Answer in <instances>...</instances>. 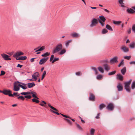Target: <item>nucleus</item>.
Listing matches in <instances>:
<instances>
[{
  "label": "nucleus",
  "instance_id": "obj_17",
  "mask_svg": "<svg viewBox=\"0 0 135 135\" xmlns=\"http://www.w3.org/2000/svg\"><path fill=\"white\" fill-rule=\"evenodd\" d=\"M117 78L120 80H123V76L120 74L117 75Z\"/></svg>",
  "mask_w": 135,
  "mask_h": 135
},
{
  "label": "nucleus",
  "instance_id": "obj_58",
  "mask_svg": "<svg viewBox=\"0 0 135 135\" xmlns=\"http://www.w3.org/2000/svg\"><path fill=\"white\" fill-rule=\"evenodd\" d=\"M45 47L44 46H42L40 48V51H42L43 50L45 49Z\"/></svg>",
  "mask_w": 135,
  "mask_h": 135
},
{
  "label": "nucleus",
  "instance_id": "obj_9",
  "mask_svg": "<svg viewBox=\"0 0 135 135\" xmlns=\"http://www.w3.org/2000/svg\"><path fill=\"white\" fill-rule=\"evenodd\" d=\"M1 55L3 58L5 60H11V58L9 57V56L4 54H1Z\"/></svg>",
  "mask_w": 135,
  "mask_h": 135
},
{
  "label": "nucleus",
  "instance_id": "obj_24",
  "mask_svg": "<svg viewBox=\"0 0 135 135\" xmlns=\"http://www.w3.org/2000/svg\"><path fill=\"white\" fill-rule=\"evenodd\" d=\"M27 57L26 56H21L19 57L18 59L16 58V59L18 60H25L27 59Z\"/></svg>",
  "mask_w": 135,
  "mask_h": 135
},
{
  "label": "nucleus",
  "instance_id": "obj_41",
  "mask_svg": "<svg viewBox=\"0 0 135 135\" xmlns=\"http://www.w3.org/2000/svg\"><path fill=\"white\" fill-rule=\"evenodd\" d=\"M121 21H113V23L115 25H118L121 23Z\"/></svg>",
  "mask_w": 135,
  "mask_h": 135
},
{
  "label": "nucleus",
  "instance_id": "obj_30",
  "mask_svg": "<svg viewBox=\"0 0 135 135\" xmlns=\"http://www.w3.org/2000/svg\"><path fill=\"white\" fill-rule=\"evenodd\" d=\"M71 36L74 37H79L78 34L76 32L71 34Z\"/></svg>",
  "mask_w": 135,
  "mask_h": 135
},
{
  "label": "nucleus",
  "instance_id": "obj_29",
  "mask_svg": "<svg viewBox=\"0 0 135 135\" xmlns=\"http://www.w3.org/2000/svg\"><path fill=\"white\" fill-rule=\"evenodd\" d=\"M95 130L93 128H91L90 130V135H94Z\"/></svg>",
  "mask_w": 135,
  "mask_h": 135
},
{
  "label": "nucleus",
  "instance_id": "obj_52",
  "mask_svg": "<svg viewBox=\"0 0 135 135\" xmlns=\"http://www.w3.org/2000/svg\"><path fill=\"white\" fill-rule=\"evenodd\" d=\"M5 73H6L4 71H3V70H2L1 71V73L0 74V76L3 75L5 74Z\"/></svg>",
  "mask_w": 135,
  "mask_h": 135
},
{
  "label": "nucleus",
  "instance_id": "obj_14",
  "mask_svg": "<svg viewBox=\"0 0 135 135\" xmlns=\"http://www.w3.org/2000/svg\"><path fill=\"white\" fill-rule=\"evenodd\" d=\"M127 12L129 13L132 14L135 13V11L131 8H128L126 10Z\"/></svg>",
  "mask_w": 135,
  "mask_h": 135
},
{
  "label": "nucleus",
  "instance_id": "obj_48",
  "mask_svg": "<svg viewBox=\"0 0 135 135\" xmlns=\"http://www.w3.org/2000/svg\"><path fill=\"white\" fill-rule=\"evenodd\" d=\"M132 30L135 33V24H133L132 26Z\"/></svg>",
  "mask_w": 135,
  "mask_h": 135
},
{
  "label": "nucleus",
  "instance_id": "obj_63",
  "mask_svg": "<svg viewBox=\"0 0 135 135\" xmlns=\"http://www.w3.org/2000/svg\"><path fill=\"white\" fill-rule=\"evenodd\" d=\"M64 117H65L66 118H71V117L65 115H64Z\"/></svg>",
  "mask_w": 135,
  "mask_h": 135
},
{
  "label": "nucleus",
  "instance_id": "obj_50",
  "mask_svg": "<svg viewBox=\"0 0 135 135\" xmlns=\"http://www.w3.org/2000/svg\"><path fill=\"white\" fill-rule=\"evenodd\" d=\"M59 60V58H56L54 59L52 61V63H53L57 61H58Z\"/></svg>",
  "mask_w": 135,
  "mask_h": 135
},
{
  "label": "nucleus",
  "instance_id": "obj_21",
  "mask_svg": "<svg viewBox=\"0 0 135 135\" xmlns=\"http://www.w3.org/2000/svg\"><path fill=\"white\" fill-rule=\"evenodd\" d=\"M126 71V68L124 67L121 70V72L123 75H124Z\"/></svg>",
  "mask_w": 135,
  "mask_h": 135
},
{
  "label": "nucleus",
  "instance_id": "obj_35",
  "mask_svg": "<svg viewBox=\"0 0 135 135\" xmlns=\"http://www.w3.org/2000/svg\"><path fill=\"white\" fill-rule=\"evenodd\" d=\"M131 88L132 89L135 88V81H133L131 85Z\"/></svg>",
  "mask_w": 135,
  "mask_h": 135
},
{
  "label": "nucleus",
  "instance_id": "obj_5",
  "mask_svg": "<svg viewBox=\"0 0 135 135\" xmlns=\"http://www.w3.org/2000/svg\"><path fill=\"white\" fill-rule=\"evenodd\" d=\"M24 53L21 51H17L13 55V56L16 59L18 58V57L20 56L23 55Z\"/></svg>",
  "mask_w": 135,
  "mask_h": 135
},
{
  "label": "nucleus",
  "instance_id": "obj_18",
  "mask_svg": "<svg viewBox=\"0 0 135 135\" xmlns=\"http://www.w3.org/2000/svg\"><path fill=\"white\" fill-rule=\"evenodd\" d=\"M20 94H18L17 92H14L13 94L11 93V94L9 95V97H17L19 96Z\"/></svg>",
  "mask_w": 135,
  "mask_h": 135
},
{
  "label": "nucleus",
  "instance_id": "obj_62",
  "mask_svg": "<svg viewBox=\"0 0 135 135\" xmlns=\"http://www.w3.org/2000/svg\"><path fill=\"white\" fill-rule=\"evenodd\" d=\"M22 65H21L20 64H18L17 66V67H19L20 68H21L22 67Z\"/></svg>",
  "mask_w": 135,
  "mask_h": 135
},
{
  "label": "nucleus",
  "instance_id": "obj_28",
  "mask_svg": "<svg viewBox=\"0 0 135 135\" xmlns=\"http://www.w3.org/2000/svg\"><path fill=\"white\" fill-rule=\"evenodd\" d=\"M105 105L103 103H102L99 105V108L100 110H102L104 107H105Z\"/></svg>",
  "mask_w": 135,
  "mask_h": 135
},
{
  "label": "nucleus",
  "instance_id": "obj_46",
  "mask_svg": "<svg viewBox=\"0 0 135 135\" xmlns=\"http://www.w3.org/2000/svg\"><path fill=\"white\" fill-rule=\"evenodd\" d=\"M98 22L101 24V26L102 27H103L105 25V23H104V22H103L102 21H101V20H98Z\"/></svg>",
  "mask_w": 135,
  "mask_h": 135
},
{
  "label": "nucleus",
  "instance_id": "obj_33",
  "mask_svg": "<svg viewBox=\"0 0 135 135\" xmlns=\"http://www.w3.org/2000/svg\"><path fill=\"white\" fill-rule=\"evenodd\" d=\"M66 50L65 49H62L61 51L59 52V54L60 55H62L66 52Z\"/></svg>",
  "mask_w": 135,
  "mask_h": 135
},
{
  "label": "nucleus",
  "instance_id": "obj_38",
  "mask_svg": "<svg viewBox=\"0 0 135 135\" xmlns=\"http://www.w3.org/2000/svg\"><path fill=\"white\" fill-rule=\"evenodd\" d=\"M17 99H21L23 100H24L25 99V97L22 95L18 96Z\"/></svg>",
  "mask_w": 135,
  "mask_h": 135
},
{
  "label": "nucleus",
  "instance_id": "obj_8",
  "mask_svg": "<svg viewBox=\"0 0 135 135\" xmlns=\"http://www.w3.org/2000/svg\"><path fill=\"white\" fill-rule=\"evenodd\" d=\"M121 50L124 52H127L129 51L128 48L125 45L122 46L120 47Z\"/></svg>",
  "mask_w": 135,
  "mask_h": 135
},
{
  "label": "nucleus",
  "instance_id": "obj_64",
  "mask_svg": "<svg viewBox=\"0 0 135 135\" xmlns=\"http://www.w3.org/2000/svg\"><path fill=\"white\" fill-rule=\"evenodd\" d=\"M128 34H130L131 32V30L130 28L127 31Z\"/></svg>",
  "mask_w": 135,
  "mask_h": 135
},
{
  "label": "nucleus",
  "instance_id": "obj_47",
  "mask_svg": "<svg viewBox=\"0 0 135 135\" xmlns=\"http://www.w3.org/2000/svg\"><path fill=\"white\" fill-rule=\"evenodd\" d=\"M131 56H124V58L125 59H126L128 60H129L131 58Z\"/></svg>",
  "mask_w": 135,
  "mask_h": 135
},
{
  "label": "nucleus",
  "instance_id": "obj_2",
  "mask_svg": "<svg viewBox=\"0 0 135 135\" xmlns=\"http://www.w3.org/2000/svg\"><path fill=\"white\" fill-rule=\"evenodd\" d=\"M131 81L132 80L130 79L129 81L124 83V88L126 91L128 92H130L131 89L129 87V86Z\"/></svg>",
  "mask_w": 135,
  "mask_h": 135
},
{
  "label": "nucleus",
  "instance_id": "obj_34",
  "mask_svg": "<svg viewBox=\"0 0 135 135\" xmlns=\"http://www.w3.org/2000/svg\"><path fill=\"white\" fill-rule=\"evenodd\" d=\"M21 94L24 95H26L31 94V93L29 91H27L26 92H22L21 93Z\"/></svg>",
  "mask_w": 135,
  "mask_h": 135
},
{
  "label": "nucleus",
  "instance_id": "obj_25",
  "mask_svg": "<svg viewBox=\"0 0 135 135\" xmlns=\"http://www.w3.org/2000/svg\"><path fill=\"white\" fill-rule=\"evenodd\" d=\"M98 70L102 73H103L104 70L103 68L101 66H99L98 67Z\"/></svg>",
  "mask_w": 135,
  "mask_h": 135
},
{
  "label": "nucleus",
  "instance_id": "obj_60",
  "mask_svg": "<svg viewBox=\"0 0 135 135\" xmlns=\"http://www.w3.org/2000/svg\"><path fill=\"white\" fill-rule=\"evenodd\" d=\"M46 74V71H44L43 73V74L42 75V76H43V77H45V75Z\"/></svg>",
  "mask_w": 135,
  "mask_h": 135
},
{
  "label": "nucleus",
  "instance_id": "obj_55",
  "mask_svg": "<svg viewBox=\"0 0 135 135\" xmlns=\"http://www.w3.org/2000/svg\"><path fill=\"white\" fill-rule=\"evenodd\" d=\"M81 73L80 72H76L75 73V74L76 75L78 76H80L81 75Z\"/></svg>",
  "mask_w": 135,
  "mask_h": 135
},
{
  "label": "nucleus",
  "instance_id": "obj_13",
  "mask_svg": "<svg viewBox=\"0 0 135 135\" xmlns=\"http://www.w3.org/2000/svg\"><path fill=\"white\" fill-rule=\"evenodd\" d=\"M89 94L90 95V96L89 97V99L90 100L92 101H94L95 100V96L94 95L91 93H89Z\"/></svg>",
  "mask_w": 135,
  "mask_h": 135
},
{
  "label": "nucleus",
  "instance_id": "obj_53",
  "mask_svg": "<svg viewBox=\"0 0 135 135\" xmlns=\"http://www.w3.org/2000/svg\"><path fill=\"white\" fill-rule=\"evenodd\" d=\"M25 98H26L28 99H30L31 98V95H25L24 97Z\"/></svg>",
  "mask_w": 135,
  "mask_h": 135
},
{
  "label": "nucleus",
  "instance_id": "obj_4",
  "mask_svg": "<svg viewBox=\"0 0 135 135\" xmlns=\"http://www.w3.org/2000/svg\"><path fill=\"white\" fill-rule=\"evenodd\" d=\"M118 56H115L110 59V62L112 64L118 62Z\"/></svg>",
  "mask_w": 135,
  "mask_h": 135
},
{
  "label": "nucleus",
  "instance_id": "obj_61",
  "mask_svg": "<svg viewBox=\"0 0 135 135\" xmlns=\"http://www.w3.org/2000/svg\"><path fill=\"white\" fill-rule=\"evenodd\" d=\"M100 115V113H98L97 115V116L95 117V118L96 119H99V116Z\"/></svg>",
  "mask_w": 135,
  "mask_h": 135
},
{
  "label": "nucleus",
  "instance_id": "obj_45",
  "mask_svg": "<svg viewBox=\"0 0 135 135\" xmlns=\"http://www.w3.org/2000/svg\"><path fill=\"white\" fill-rule=\"evenodd\" d=\"M102 75H98L97 77V79L98 80H100L102 79Z\"/></svg>",
  "mask_w": 135,
  "mask_h": 135
},
{
  "label": "nucleus",
  "instance_id": "obj_7",
  "mask_svg": "<svg viewBox=\"0 0 135 135\" xmlns=\"http://www.w3.org/2000/svg\"><path fill=\"white\" fill-rule=\"evenodd\" d=\"M48 58V57H46L41 59L40 60L39 64L40 65L44 64L47 61Z\"/></svg>",
  "mask_w": 135,
  "mask_h": 135
},
{
  "label": "nucleus",
  "instance_id": "obj_20",
  "mask_svg": "<svg viewBox=\"0 0 135 135\" xmlns=\"http://www.w3.org/2000/svg\"><path fill=\"white\" fill-rule=\"evenodd\" d=\"M19 87H20L18 86V85L17 86L15 84L14 85V88L13 90L15 91H18L20 90Z\"/></svg>",
  "mask_w": 135,
  "mask_h": 135
},
{
  "label": "nucleus",
  "instance_id": "obj_54",
  "mask_svg": "<svg viewBox=\"0 0 135 135\" xmlns=\"http://www.w3.org/2000/svg\"><path fill=\"white\" fill-rule=\"evenodd\" d=\"M54 58V55H52L51 56L50 61H52Z\"/></svg>",
  "mask_w": 135,
  "mask_h": 135
},
{
  "label": "nucleus",
  "instance_id": "obj_43",
  "mask_svg": "<svg viewBox=\"0 0 135 135\" xmlns=\"http://www.w3.org/2000/svg\"><path fill=\"white\" fill-rule=\"evenodd\" d=\"M108 31L105 28L103 29L102 31V33L103 34L106 33Z\"/></svg>",
  "mask_w": 135,
  "mask_h": 135
},
{
  "label": "nucleus",
  "instance_id": "obj_37",
  "mask_svg": "<svg viewBox=\"0 0 135 135\" xmlns=\"http://www.w3.org/2000/svg\"><path fill=\"white\" fill-rule=\"evenodd\" d=\"M38 99L36 98H33L32 99V101L34 102H35L36 103H38L39 102V101L38 100Z\"/></svg>",
  "mask_w": 135,
  "mask_h": 135
},
{
  "label": "nucleus",
  "instance_id": "obj_44",
  "mask_svg": "<svg viewBox=\"0 0 135 135\" xmlns=\"http://www.w3.org/2000/svg\"><path fill=\"white\" fill-rule=\"evenodd\" d=\"M42 103H44V104H42V103L40 104V105H41V106H42L46 107V106L45 105V104H46V103L44 101H42Z\"/></svg>",
  "mask_w": 135,
  "mask_h": 135
},
{
  "label": "nucleus",
  "instance_id": "obj_16",
  "mask_svg": "<svg viewBox=\"0 0 135 135\" xmlns=\"http://www.w3.org/2000/svg\"><path fill=\"white\" fill-rule=\"evenodd\" d=\"M103 67L105 70L107 71H108L110 69L109 66L107 64H104L103 65Z\"/></svg>",
  "mask_w": 135,
  "mask_h": 135
},
{
  "label": "nucleus",
  "instance_id": "obj_56",
  "mask_svg": "<svg viewBox=\"0 0 135 135\" xmlns=\"http://www.w3.org/2000/svg\"><path fill=\"white\" fill-rule=\"evenodd\" d=\"M51 111L52 112L54 113H55V114H57V115H59L60 114L58 113L57 112H55V111H54L53 110H51Z\"/></svg>",
  "mask_w": 135,
  "mask_h": 135
},
{
  "label": "nucleus",
  "instance_id": "obj_15",
  "mask_svg": "<svg viewBox=\"0 0 135 135\" xmlns=\"http://www.w3.org/2000/svg\"><path fill=\"white\" fill-rule=\"evenodd\" d=\"M30 93H31V94H32V96L33 97L37 99H39V98L36 96L37 94L35 92L31 91L30 92Z\"/></svg>",
  "mask_w": 135,
  "mask_h": 135
},
{
  "label": "nucleus",
  "instance_id": "obj_6",
  "mask_svg": "<svg viewBox=\"0 0 135 135\" xmlns=\"http://www.w3.org/2000/svg\"><path fill=\"white\" fill-rule=\"evenodd\" d=\"M114 108V106L113 104L111 103H109L107 107V109L110 110H113Z\"/></svg>",
  "mask_w": 135,
  "mask_h": 135
},
{
  "label": "nucleus",
  "instance_id": "obj_36",
  "mask_svg": "<svg viewBox=\"0 0 135 135\" xmlns=\"http://www.w3.org/2000/svg\"><path fill=\"white\" fill-rule=\"evenodd\" d=\"M50 55V53L46 52V53L42 54L41 56L42 57H46L49 55Z\"/></svg>",
  "mask_w": 135,
  "mask_h": 135
},
{
  "label": "nucleus",
  "instance_id": "obj_1",
  "mask_svg": "<svg viewBox=\"0 0 135 135\" xmlns=\"http://www.w3.org/2000/svg\"><path fill=\"white\" fill-rule=\"evenodd\" d=\"M62 49V45L60 43L58 44L56 46L55 48L52 51V53L55 54L59 52Z\"/></svg>",
  "mask_w": 135,
  "mask_h": 135
},
{
  "label": "nucleus",
  "instance_id": "obj_39",
  "mask_svg": "<svg viewBox=\"0 0 135 135\" xmlns=\"http://www.w3.org/2000/svg\"><path fill=\"white\" fill-rule=\"evenodd\" d=\"M116 72V71H114L109 73H108V75H112L114 74Z\"/></svg>",
  "mask_w": 135,
  "mask_h": 135
},
{
  "label": "nucleus",
  "instance_id": "obj_40",
  "mask_svg": "<svg viewBox=\"0 0 135 135\" xmlns=\"http://www.w3.org/2000/svg\"><path fill=\"white\" fill-rule=\"evenodd\" d=\"M48 106L50 108L52 109L53 110H54L55 111H57V109H56L55 108H54L53 107L51 106L49 103L48 104Z\"/></svg>",
  "mask_w": 135,
  "mask_h": 135
},
{
  "label": "nucleus",
  "instance_id": "obj_19",
  "mask_svg": "<svg viewBox=\"0 0 135 135\" xmlns=\"http://www.w3.org/2000/svg\"><path fill=\"white\" fill-rule=\"evenodd\" d=\"M27 85L28 88H32L35 85V84L34 83H28Z\"/></svg>",
  "mask_w": 135,
  "mask_h": 135
},
{
  "label": "nucleus",
  "instance_id": "obj_31",
  "mask_svg": "<svg viewBox=\"0 0 135 135\" xmlns=\"http://www.w3.org/2000/svg\"><path fill=\"white\" fill-rule=\"evenodd\" d=\"M91 69H93L95 71V75H97L98 74V72L96 68L93 67L91 68Z\"/></svg>",
  "mask_w": 135,
  "mask_h": 135
},
{
  "label": "nucleus",
  "instance_id": "obj_27",
  "mask_svg": "<svg viewBox=\"0 0 135 135\" xmlns=\"http://www.w3.org/2000/svg\"><path fill=\"white\" fill-rule=\"evenodd\" d=\"M124 0H118V2L120 4V6L122 7H125V6L123 4H124L123 3V1Z\"/></svg>",
  "mask_w": 135,
  "mask_h": 135
},
{
  "label": "nucleus",
  "instance_id": "obj_32",
  "mask_svg": "<svg viewBox=\"0 0 135 135\" xmlns=\"http://www.w3.org/2000/svg\"><path fill=\"white\" fill-rule=\"evenodd\" d=\"M106 28L109 30L112 31L113 29L109 25L107 24L106 25Z\"/></svg>",
  "mask_w": 135,
  "mask_h": 135
},
{
  "label": "nucleus",
  "instance_id": "obj_57",
  "mask_svg": "<svg viewBox=\"0 0 135 135\" xmlns=\"http://www.w3.org/2000/svg\"><path fill=\"white\" fill-rule=\"evenodd\" d=\"M33 74L35 75L38 76V77L39 75V74L38 72H36L35 73Z\"/></svg>",
  "mask_w": 135,
  "mask_h": 135
},
{
  "label": "nucleus",
  "instance_id": "obj_42",
  "mask_svg": "<svg viewBox=\"0 0 135 135\" xmlns=\"http://www.w3.org/2000/svg\"><path fill=\"white\" fill-rule=\"evenodd\" d=\"M124 64V60H122L119 64H118V67H120L122 65Z\"/></svg>",
  "mask_w": 135,
  "mask_h": 135
},
{
  "label": "nucleus",
  "instance_id": "obj_10",
  "mask_svg": "<svg viewBox=\"0 0 135 135\" xmlns=\"http://www.w3.org/2000/svg\"><path fill=\"white\" fill-rule=\"evenodd\" d=\"M12 93V91L10 90H3V93L6 95H8L9 96Z\"/></svg>",
  "mask_w": 135,
  "mask_h": 135
},
{
  "label": "nucleus",
  "instance_id": "obj_51",
  "mask_svg": "<svg viewBox=\"0 0 135 135\" xmlns=\"http://www.w3.org/2000/svg\"><path fill=\"white\" fill-rule=\"evenodd\" d=\"M76 126L80 130H82V128L81 126L78 124H76Z\"/></svg>",
  "mask_w": 135,
  "mask_h": 135
},
{
  "label": "nucleus",
  "instance_id": "obj_22",
  "mask_svg": "<svg viewBox=\"0 0 135 135\" xmlns=\"http://www.w3.org/2000/svg\"><path fill=\"white\" fill-rule=\"evenodd\" d=\"M129 47L131 49L134 48L135 47V43L134 42H132L129 45Z\"/></svg>",
  "mask_w": 135,
  "mask_h": 135
},
{
  "label": "nucleus",
  "instance_id": "obj_12",
  "mask_svg": "<svg viewBox=\"0 0 135 135\" xmlns=\"http://www.w3.org/2000/svg\"><path fill=\"white\" fill-rule=\"evenodd\" d=\"M21 84H22V85L20 84H18V85L21 88L23 89L24 90L26 89L27 88V87L26 86V84H25L24 83H20Z\"/></svg>",
  "mask_w": 135,
  "mask_h": 135
},
{
  "label": "nucleus",
  "instance_id": "obj_49",
  "mask_svg": "<svg viewBox=\"0 0 135 135\" xmlns=\"http://www.w3.org/2000/svg\"><path fill=\"white\" fill-rule=\"evenodd\" d=\"M64 119L66 120L70 125H71L72 124V122H71L70 120L68 119Z\"/></svg>",
  "mask_w": 135,
  "mask_h": 135
},
{
  "label": "nucleus",
  "instance_id": "obj_11",
  "mask_svg": "<svg viewBox=\"0 0 135 135\" xmlns=\"http://www.w3.org/2000/svg\"><path fill=\"white\" fill-rule=\"evenodd\" d=\"M117 88L118 91H122L123 90V87L121 84L120 83L118 84L117 86Z\"/></svg>",
  "mask_w": 135,
  "mask_h": 135
},
{
  "label": "nucleus",
  "instance_id": "obj_3",
  "mask_svg": "<svg viewBox=\"0 0 135 135\" xmlns=\"http://www.w3.org/2000/svg\"><path fill=\"white\" fill-rule=\"evenodd\" d=\"M98 23V20L95 18H93L92 20L91 24L90 25V27H93L96 25Z\"/></svg>",
  "mask_w": 135,
  "mask_h": 135
},
{
  "label": "nucleus",
  "instance_id": "obj_26",
  "mask_svg": "<svg viewBox=\"0 0 135 135\" xmlns=\"http://www.w3.org/2000/svg\"><path fill=\"white\" fill-rule=\"evenodd\" d=\"M72 41V40H69L67 41H66L65 43V46L66 47H68L69 45V44Z\"/></svg>",
  "mask_w": 135,
  "mask_h": 135
},
{
  "label": "nucleus",
  "instance_id": "obj_59",
  "mask_svg": "<svg viewBox=\"0 0 135 135\" xmlns=\"http://www.w3.org/2000/svg\"><path fill=\"white\" fill-rule=\"evenodd\" d=\"M129 64L130 65L134 64L135 65V61H132L129 62Z\"/></svg>",
  "mask_w": 135,
  "mask_h": 135
},
{
  "label": "nucleus",
  "instance_id": "obj_23",
  "mask_svg": "<svg viewBox=\"0 0 135 135\" xmlns=\"http://www.w3.org/2000/svg\"><path fill=\"white\" fill-rule=\"evenodd\" d=\"M99 18H100V20H99L103 22H104L106 20L105 17L103 16H99Z\"/></svg>",
  "mask_w": 135,
  "mask_h": 135
}]
</instances>
